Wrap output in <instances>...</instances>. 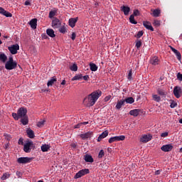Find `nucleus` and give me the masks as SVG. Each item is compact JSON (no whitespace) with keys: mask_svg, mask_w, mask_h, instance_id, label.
<instances>
[{"mask_svg":"<svg viewBox=\"0 0 182 182\" xmlns=\"http://www.w3.org/2000/svg\"><path fill=\"white\" fill-rule=\"evenodd\" d=\"M154 26H160V21L155 20L154 21Z\"/></svg>","mask_w":182,"mask_h":182,"instance_id":"nucleus-50","label":"nucleus"},{"mask_svg":"<svg viewBox=\"0 0 182 182\" xmlns=\"http://www.w3.org/2000/svg\"><path fill=\"white\" fill-rule=\"evenodd\" d=\"M78 19V17L70 18L68 21L69 26L71 28H75V26H76V22H77Z\"/></svg>","mask_w":182,"mask_h":182,"instance_id":"nucleus-14","label":"nucleus"},{"mask_svg":"<svg viewBox=\"0 0 182 182\" xmlns=\"http://www.w3.org/2000/svg\"><path fill=\"white\" fill-rule=\"evenodd\" d=\"M157 93L158 95H159V96H164V97H166V96L167 95V92L160 88L157 90Z\"/></svg>","mask_w":182,"mask_h":182,"instance_id":"nucleus-27","label":"nucleus"},{"mask_svg":"<svg viewBox=\"0 0 182 182\" xmlns=\"http://www.w3.org/2000/svg\"><path fill=\"white\" fill-rule=\"evenodd\" d=\"M11 177V175L9 173H5L1 176V180H6V178H9Z\"/></svg>","mask_w":182,"mask_h":182,"instance_id":"nucleus-41","label":"nucleus"},{"mask_svg":"<svg viewBox=\"0 0 182 182\" xmlns=\"http://www.w3.org/2000/svg\"><path fill=\"white\" fill-rule=\"evenodd\" d=\"M97 65H96V64L93 63H90V70H92V72H96V70H97Z\"/></svg>","mask_w":182,"mask_h":182,"instance_id":"nucleus-29","label":"nucleus"},{"mask_svg":"<svg viewBox=\"0 0 182 182\" xmlns=\"http://www.w3.org/2000/svg\"><path fill=\"white\" fill-rule=\"evenodd\" d=\"M93 136V132H88L85 134H81L80 135V137L82 139V140H86V139H90Z\"/></svg>","mask_w":182,"mask_h":182,"instance_id":"nucleus-15","label":"nucleus"},{"mask_svg":"<svg viewBox=\"0 0 182 182\" xmlns=\"http://www.w3.org/2000/svg\"><path fill=\"white\" fill-rule=\"evenodd\" d=\"M7 63H16V61H14V58L12 56L9 58V60Z\"/></svg>","mask_w":182,"mask_h":182,"instance_id":"nucleus-53","label":"nucleus"},{"mask_svg":"<svg viewBox=\"0 0 182 182\" xmlns=\"http://www.w3.org/2000/svg\"><path fill=\"white\" fill-rule=\"evenodd\" d=\"M100 96H102V91L97 90L93 92L84 98L83 105L87 106V107H92V106H94L96 102H97V99H99Z\"/></svg>","mask_w":182,"mask_h":182,"instance_id":"nucleus-1","label":"nucleus"},{"mask_svg":"<svg viewBox=\"0 0 182 182\" xmlns=\"http://www.w3.org/2000/svg\"><path fill=\"white\" fill-rule=\"evenodd\" d=\"M143 31H139L136 35H135V38H137V39H140L141 36H143Z\"/></svg>","mask_w":182,"mask_h":182,"instance_id":"nucleus-46","label":"nucleus"},{"mask_svg":"<svg viewBox=\"0 0 182 182\" xmlns=\"http://www.w3.org/2000/svg\"><path fill=\"white\" fill-rule=\"evenodd\" d=\"M132 15H134V16H139L140 11L138 9H135V10H134V13Z\"/></svg>","mask_w":182,"mask_h":182,"instance_id":"nucleus-49","label":"nucleus"},{"mask_svg":"<svg viewBox=\"0 0 182 182\" xmlns=\"http://www.w3.org/2000/svg\"><path fill=\"white\" fill-rule=\"evenodd\" d=\"M152 14H151V15H152L154 18H159V16H160V14L161 13L160 11V9H154V10H151Z\"/></svg>","mask_w":182,"mask_h":182,"instance_id":"nucleus-25","label":"nucleus"},{"mask_svg":"<svg viewBox=\"0 0 182 182\" xmlns=\"http://www.w3.org/2000/svg\"><path fill=\"white\" fill-rule=\"evenodd\" d=\"M109 136V131L105 130L97 138V141H102L103 139H105V137H107Z\"/></svg>","mask_w":182,"mask_h":182,"instance_id":"nucleus-16","label":"nucleus"},{"mask_svg":"<svg viewBox=\"0 0 182 182\" xmlns=\"http://www.w3.org/2000/svg\"><path fill=\"white\" fill-rule=\"evenodd\" d=\"M49 150H50V146L48 144H43L41 146V151H43V153H46V151H49Z\"/></svg>","mask_w":182,"mask_h":182,"instance_id":"nucleus-26","label":"nucleus"},{"mask_svg":"<svg viewBox=\"0 0 182 182\" xmlns=\"http://www.w3.org/2000/svg\"><path fill=\"white\" fill-rule=\"evenodd\" d=\"M159 62H160V60L157 56H154L150 60L151 65H153L154 66L159 65Z\"/></svg>","mask_w":182,"mask_h":182,"instance_id":"nucleus-19","label":"nucleus"},{"mask_svg":"<svg viewBox=\"0 0 182 182\" xmlns=\"http://www.w3.org/2000/svg\"><path fill=\"white\" fill-rule=\"evenodd\" d=\"M175 55L177 57L178 60H181V53H179L178 50L175 53Z\"/></svg>","mask_w":182,"mask_h":182,"instance_id":"nucleus-48","label":"nucleus"},{"mask_svg":"<svg viewBox=\"0 0 182 182\" xmlns=\"http://www.w3.org/2000/svg\"><path fill=\"white\" fill-rule=\"evenodd\" d=\"M124 102L126 103H128L129 105H132V103H134V98L132 97H129L124 100Z\"/></svg>","mask_w":182,"mask_h":182,"instance_id":"nucleus-28","label":"nucleus"},{"mask_svg":"<svg viewBox=\"0 0 182 182\" xmlns=\"http://www.w3.org/2000/svg\"><path fill=\"white\" fill-rule=\"evenodd\" d=\"M82 77H83L84 80H89V75H87L83 76Z\"/></svg>","mask_w":182,"mask_h":182,"instance_id":"nucleus-63","label":"nucleus"},{"mask_svg":"<svg viewBox=\"0 0 182 182\" xmlns=\"http://www.w3.org/2000/svg\"><path fill=\"white\" fill-rule=\"evenodd\" d=\"M177 78H178L180 81H181V80H182V74L180 73H178L177 74Z\"/></svg>","mask_w":182,"mask_h":182,"instance_id":"nucleus-54","label":"nucleus"},{"mask_svg":"<svg viewBox=\"0 0 182 182\" xmlns=\"http://www.w3.org/2000/svg\"><path fill=\"white\" fill-rule=\"evenodd\" d=\"M43 39H48L49 37H48V35H46V33H43L41 35Z\"/></svg>","mask_w":182,"mask_h":182,"instance_id":"nucleus-58","label":"nucleus"},{"mask_svg":"<svg viewBox=\"0 0 182 182\" xmlns=\"http://www.w3.org/2000/svg\"><path fill=\"white\" fill-rule=\"evenodd\" d=\"M173 95L176 99L181 97V88L180 87H175L173 89Z\"/></svg>","mask_w":182,"mask_h":182,"instance_id":"nucleus-11","label":"nucleus"},{"mask_svg":"<svg viewBox=\"0 0 182 182\" xmlns=\"http://www.w3.org/2000/svg\"><path fill=\"white\" fill-rule=\"evenodd\" d=\"M170 107L171 109H174V107H177V102H174L173 100H171Z\"/></svg>","mask_w":182,"mask_h":182,"instance_id":"nucleus-42","label":"nucleus"},{"mask_svg":"<svg viewBox=\"0 0 182 182\" xmlns=\"http://www.w3.org/2000/svg\"><path fill=\"white\" fill-rule=\"evenodd\" d=\"M160 173H161V170H157L155 171V176H159Z\"/></svg>","mask_w":182,"mask_h":182,"instance_id":"nucleus-61","label":"nucleus"},{"mask_svg":"<svg viewBox=\"0 0 182 182\" xmlns=\"http://www.w3.org/2000/svg\"><path fill=\"white\" fill-rule=\"evenodd\" d=\"M16 175L17 176V177H18V178H21V176H22V173H21V171H17L16 172Z\"/></svg>","mask_w":182,"mask_h":182,"instance_id":"nucleus-56","label":"nucleus"},{"mask_svg":"<svg viewBox=\"0 0 182 182\" xmlns=\"http://www.w3.org/2000/svg\"><path fill=\"white\" fill-rule=\"evenodd\" d=\"M140 112H141V110L139 109H132L129 112V114L131 116H134V117H137V116H139V114H140Z\"/></svg>","mask_w":182,"mask_h":182,"instance_id":"nucleus-20","label":"nucleus"},{"mask_svg":"<svg viewBox=\"0 0 182 182\" xmlns=\"http://www.w3.org/2000/svg\"><path fill=\"white\" fill-rule=\"evenodd\" d=\"M8 49L11 55H16L18 50H19V44H14L8 47Z\"/></svg>","mask_w":182,"mask_h":182,"instance_id":"nucleus-6","label":"nucleus"},{"mask_svg":"<svg viewBox=\"0 0 182 182\" xmlns=\"http://www.w3.org/2000/svg\"><path fill=\"white\" fill-rule=\"evenodd\" d=\"M124 103H125L124 100H121L117 101L115 108L117 109L118 110H120V109H122V106H124Z\"/></svg>","mask_w":182,"mask_h":182,"instance_id":"nucleus-24","label":"nucleus"},{"mask_svg":"<svg viewBox=\"0 0 182 182\" xmlns=\"http://www.w3.org/2000/svg\"><path fill=\"white\" fill-rule=\"evenodd\" d=\"M12 116L14 119H15V120H19V119H21L19 117V114L18 112L17 113L13 112Z\"/></svg>","mask_w":182,"mask_h":182,"instance_id":"nucleus-43","label":"nucleus"},{"mask_svg":"<svg viewBox=\"0 0 182 182\" xmlns=\"http://www.w3.org/2000/svg\"><path fill=\"white\" fill-rule=\"evenodd\" d=\"M89 173H90V171L88 168L82 169L75 174L74 178H80V177H83V176H86V174H89Z\"/></svg>","mask_w":182,"mask_h":182,"instance_id":"nucleus-5","label":"nucleus"},{"mask_svg":"<svg viewBox=\"0 0 182 182\" xmlns=\"http://www.w3.org/2000/svg\"><path fill=\"white\" fill-rule=\"evenodd\" d=\"M171 50H172V52H173V53H176L178 51V50H176V48H174L171 46Z\"/></svg>","mask_w":182,"mask_h":182,"instance_id":"nucleus-62","label":"nucleus"},{"mask_svg":"<svg viewBox=\"0 0 182 182\" xmlns=\"http://www.w3.org/2000/svg\"><path fill=\"white\" fill-rule=\"evenodd\" d=\"M34 149L35 144H33V141L27 140L23 146V151L25 153H31V150H33Z\"/></svg>","mask_w":182,"mask_h":182,"instance_id":"nucleus-2","label":"nucleus"},{"mask_svg":"<svg viewBox=\"0 0 182 182\" xmlns=\"http://www.w3.org/2000/svg\"><path fill=\"white\" fill-rule=\"evenodd\" d=\"M59 32L60 33H67L68 32V28H66V27L65 26V23L63 26H61L60 28H59Z\"/></svg>","mask_w":182,"mask_h":182,"instance_id":"nucleus-32","label":"nucleus"},{"mask_svg":"<svg viewBox=\"0 0 182 182\" xmlns=\"http://www.w3.org/2000/svg\"><path fill=\"white\" fill-rule=\"evenodd\" d=\"M173 146L171 144L163 145L161 147V150H162V151H165V153L171 151V150H173Z\"/></svg>","mask_w":182,"mask_h":182,"instance_id":"nucleus-10","label":"nucleus"},{"mask_svg":"<svg viewBox=\"0 0 182 182\" xmlns=\"http://www.w3.org/2000/svg\"><path fill=\"white\" fill-rule=\"evenodd\" d=\"M52 26L54 29H58V28H60V26H62V21H60V20H59V18H55L52 21Z\"/></svg>","mask_w":182,"mask_h":182,"instance_id":"nucleus-7","label":"nucleus"},{"mask_svg":"<svg viewBox=\"0 0 182 182\" xmlns=\"http://www.w3.org/2000/svg\"><path fill=\"white\" fill-rule=\"evenodd\" d=\"M152 98H153V100H154V102H159L161 100V97H160V96H159L157 95H153Z\"/></svg>","mask_w":182,"mask_h":182,"instance_id":"nucleus-38","label":"nucleus"},{"mask_svg":"<svg viewBox=\"0 0 182 182\" xmlns=\"http://www.w3.org/2000/svg\"><path fill=\"white\" fill-rule=\"evenodd\" d=\"M46 33L48 36H50V38H55L56 36V35L55 34V31H53V29L52 28H48L46 30Z\"/></svg>","mask_w":182,"mask_h":182,"instance_id":"nucleus-22","label":"nucleus"},{"mask_svg":"<svg viewBox=\"0 0 182 182\" xmlns=\"http://www.w3.org/2000/svg\"><path fill=\"white\" fill-rule=\"evenodd\" d=\"M151 139H153V136H151V134L144 135L141 138L140 141H141V143H147V142L150 141V140H151Z\"/></svg>","mask_w":182,"mask_h":182,"instance_id":"nucleus-13","label":"nucleus"},{"mask_svg":"<svg viewBox=\"0 0 182 182\" xmlns=\"http://www.w3.org/2000/svg\"><path fill=\"white\" fill-rule=\"evenodd\" d=\"M18 144H21V146H23V138L21 137L19 139H18Z\"/></svg>","mask_w":182,"mask_h":182,"instance_id":"nucleus-51","label":"nucleus"},{"mask_svg":"<svg viewBox=\"0 0 182 182\" xmlns=\"http://www.w3.org/2000/svg\"><path fill=\"white\" fill-rule=\"evenodd\" d=\"M17 113H18V116L20 119H22V117H26V114L28 113V109L25 107H21L18 109Z\"/></svg>","mask_w":182,"mask_h":182,"instance_id":"nucleus-8","label":"nucleus"},{"mask_svg":"<svg viewBox=\"0 0 182 182\" xmlns=\"http://www.w3.org/2000/svg\"><path fill=\"white\" fill-rule=\"evenodd\" d=\"M77 146L76 144H71V147H73V149H76Z\"/></svg>","mask_w":182,"mask_h":182,"instance_id":"nucleus-64","label":"nucleus"},{"mask_svg":"<svg viewBox=\"0 0 182 182\" xmlns=\"http://www.w3.org/2000/svg\"><path fill=\"white\" fill-rule=\"evenodd\" d=\"M143 26L146 29H148V31H151V32H154V28H153V26H151V23L149 21H143Z\"/></svg>","mask_w":182,"mask_h":182,"instance_id":"nucleus-12","label":"nucleus"},{"mask_svg":"<svg viewBox=\"0 0 182 182\" xmlns=\"http://www.w3.org/2000/svg\"><path fill=\"white\" fill-rule=\"evenodd\" d=\"M29 25L31 26V28H32V29H36V26H38V19H31L29 22Z\"/></svg>","mask_w":182,"mask_h":182,"instance_id":"nucleus-18","label":"nucleus"},{"mask_svg":"<svg viewBox=\"0 0 182 182\" xmlns=\"http://www.w3.org/2000/svg\"><path fill=\"white\" fill-rule=\"evenodd\" d=\"M17 66H18L17 63H6L5 64V68L7 70H13V69H16Z\"/></svg>","mask_w":182,"mask_h":182,"instance_id":"nucleus-9","label":"nucleus"},{"mask_svg":"<svg viewBox=\"0 0 182 182\" xmlns=\"http://www.w3.org/2000/svg\"><path fill=\"white\" fill-rule=\"evenodd\" d=\"M3 15L6 16V18H12V14L9 13V11H7L6 10Z\"/></svg>","mask_w":182,"mask_h":182,"instance_id":"nucleus-45","label":"nucleus"},{"mask_svg":"<svg viewBox=\"0 0 182 182\" xmlns=\"http://www.w3.org/2000/svg\"><path fill=\"white\" fill-rule=\"evenodd\" d=\"M121 11L124 13L125 16H128L129 14L130 13V7L127 6H122Z\"/></svg>","mask_w":182,"mask_h":182,"instance_id":"nucleus-17","label":"nucleus"},{"mask_svg":"<svg viewBox=\"0 0 182 182\" xmlns=\"http://www.w3.org/2000/svg\"><path fill=\"white\" fill-rule=\"evenodd\" d=\"M0 60L1 62H3V63H5V62L8 60V57L6 56V55H5V53L0 54Z\"/></svg>","mask_w":182,"mask_h":182,"instance_id":"nucleus-30","label":"nucleus"},{"mask_svg":"<svg viewBox=\"0 0 182 182\" xmlns=\"http://www.w3.org/2000/svg\"><path fill=\"white\" fill-rule=\"evenodd\" d=\"M71 39L72 41H75L76 39V33L73 32L71 35Z\"/></svg>","mask_w":182,"mask_h":182,"instance_id":"nucleus-52","label":"nucleus"},{"mask_svg":"<svg viewBox=\"0 0 182 182\" xmlns=\"http://www.w3.org/2000/svg\"><path fill=\"white\" fill-rule=\"evenodd\" d=\"M44 124H45V121H44V120L39 121V122L37 123L38 127H43V126Z\"/></svg>","mask_w":182,"mask_h":182,"instance_id":"nucleus-47","label":"nucleus"},{"mask_svg":"<svg viewBox=\"0 0 182 182\" xmlns=\"http://www.w3.org/2000/svg\"><path fill=\"white\" fill-rule=\"evenodd\" d=\"M82 77L83 76L82 75V74H77L72 78V80H82Z\"/></svg>","mask_w":182,"mask_h":182,"instance_id":"nucleus-35","label":"nucleus"},{"mask_svg":"<svg viewBox=\"0 0 182 182\" xmlns=\"http://www.w3.org/2000/svg\"><path fill=\"white\" fill-rule=\"evenodd\" d=\"M141 45H142L141 40L136 41L135 46L136 48H137V49H139V48H141Z\"/></svg>","mask_w":182,"mask_h":182,"instance_id":"nucleus-40","label":"nucleus"},{"mask_svg":"<svg viewBox=\"0 0 182 182\" xmlns=\"http://www.w3.org/2000/svg\"><path fill=\"white\" fill-rule=\"evenodd\" d=\"M5 9L2 8V7H0V14L1 15H4V14H5Z\"/></svg>","mask_w":182,"mask_h":182,"instance_id":"nucleus-57","label":"nucleus"},{"mask_svg":"<svg viewBox=\"0 0 182 182\" xmlns=\"http://www.w3.org/2000/svg\"><path fill=\"white\" fill-rule=\"evenodd\" d=\"M129 22L130 23H133V25H137V21H136V20H134V15H131L129 16Z\"/></svg>","mask_w":182,"mask_h":182,"instance_id":"nucleus-36","label":"nucleus"},{"mask_svg":"<svg viewBox=\"0 0 182 182\" xmlns=\"http://www.w3.org/2000/svg\"><path fill=\"white\" fill-rule=\"evenodd\" d=\"M105 156V151L103 149H101L98 154V159H102Z\"/></svg>","mask_w":182,"mask_h":182,"instance_id":"nucleus-44","label":"nucleus"},{"mask_svg":"<svg viewBox=\"0 0 182 182\" xmlns=\"http://www.w3.org/2000/svg\"><path fill=\"white\" fill-rule=\"evenodd\" d=\"M70 69L72 72H77V65L73 64V65H70Z\"/></svg>","mask_w":182,"mask_h":182,"instance_id":"nucleus-39","label":"nucleus"},{"mask_svg":"<svg viewBox=\"0 0 182 182\" xmlns=\"http://www.w3.org/2000/svg\"><path fill=\"white\" fill-rule=\"evenodd\" d=\"M21 122L23 126H26L28 124L29 120L28 119V116L27 117H23L21 119Z\"/></svg>","mask_w":182,"mask_h":182,"instance_id":"nucleus-33","label":"nucleus"},{"mask_svg":"<svg viewBox=\"0 0 182 182\" xmlns=\"http://www.w3.org/2000/svg\"><path fill=\"white\" fill-rule=\"evenodd\" d=\"M168 136V132H164L161 134V137H167Z\"/></svg>","mask_w":182,"mask_h":182,"instance_id":"nucleus-55","label":"nucleus"},{"mask_svg":"<svg viewBox=\"0 0 182 182\" xmlns=\"http://www.w3.org/2000/svg\"><path fill=\"white\" fill-rule=\"evenodd\" d=\"M84 160L85 161H86V163H93L95 161L93 157H92V156L89 154L85 155Z\"/></svg>","mask_w":182,"mask_h":182,"instance_id":"nucleus-21","label":"nucleus"},{"mask_svg":"<svg viewBox=\"0 0 182 182\" xmlns=\"http://www.w3.org/2000/svg\"><path fill=\"white\" fill-rule=\"evenodd\" d=\"M124 139H126V136H124V135H120L109 138L108 141L110 144H112V143H114V141H123Z\"/></svg>","mask_w":182,"mask_h":182,"instance_id":"nucleus-4","label":"nucleus"},{"mask_svg":"<svg viewBox=\"0 0 182 182\" xmlns=\"http://www.w3.org/2000/svg\"><path fill=\"white\" fill-rule=\"evenodd\" d=\"M24 5H26V6L31 5V1H29V0H26L24 3Z\"/></svg>","mask_w":182,"mask_h":182,"instance_id":"nucleus-60","label":"nucleus"},{"mask_svg":"<svg viewBox=\"0 0 182 182\" xmlns=\"http://www.w3.org/2000/svg\"><path fill=\"white\" fill-rule=\"evenodd\" d=\"M133 70L131 69L128 71L127 79L128 80H133Z\"/></svg>","mask_w":182,"mask_h":182,"instance_id":"nucleus-37","label":"nucleus"},{"mask_svg":"<svg viewBox=\"0 0 182 182\" xmlns=\"http://www.w3.org/2000/svg\"><path fill=\"white\" fill-rule=\"evenodd\" d=\"M56 77H53L50 80H48L47 86H53V85L55 83V82H56Z\"/></svg>","mask_w":182,"mask_h":182,"instance_id":"nucleus-31","label":"nucleus"},{"mask_svg":"<svg viewBox=\"0 0 182 182\" xmlns=\"http://www.w3.org/2000/svg\"><path fill=\"white\" fill-rule=\"evenodd\" d=\"M32 160H33V158L20 157L17 159V163H18V164H28V163H31Z\"/></svg>","mask_w":182,"mask_h":182,"instance_id":"nucleus-3","label":"nucleus"},{"mask_svg":"<svg viewBox=\"0 0 182 182\" xmlns=\"http://www.w3.org/2000/svg\"><path fill=\"white\" fill-rule=\"evenodd\" d=\"M56 14H58V10L50 11L48 14V18H50V19H52V18H53V16H55Z\"/></svg>","mask_w":182,"mask_h":182,"instance_id":"nucleus-34","label":"nucleus"},{"mask_svg":"<svg viewBox=\"0 0 182 182\" xmlns=\"http://www.w3.org/2000/svg\"><path fill=\"white\" fill-rule=\"evenodd\" d=\"M80 126H82V123H79V124H76L74 127V129H80Z\"/></svg>","mask_w":182,"mask_h":182,"instance_id":"nucleus-59","label":"nucleus"},{"mask_svg":"<svg viewBox=\"0 0 182 182\" xmlns=\"http://www.w3.org/2000/svg\"><path fill=\"white\" fill-rule=\"evenodd\" d=\"M26 133H27V136H28V137H29V139L35 138V132H33V130H32L31 129H28L26 130Z\"/></svg>","mask_w":182,"mask_h":182,"instance_id":"nucleus-23","label":"nucleus"}]
</instances>
